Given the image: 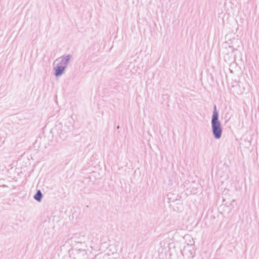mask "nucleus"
<instances>
[{
	"instance_id": "4",
	"label": "nucleus",
	"mask_w": 259,
	"mask_h": 259,
	"mask_svg": "<svg viewBox=\"0 0 259 259\" xmlns=\"http://www.w3.org/2000/svg\"><path fill=\"white\" fill-rule=\"evenodd\" d=\"M69 60V58L68 56L65 57H63V58H62V61L64 62V63L67 62Z\"/></svg>"
},
{
	"instance_id": "3",
	"label": "nucleus",
	"mask_w": 259,
	"mask_h": 259,
	"mask_svg": "<svg viewBox=\"0 0 259 259\" xmlns=\"http://www.w3.org/2000/svg\"><path fill=\"white\" fill-rule=\"evenodd\" d=\"M41 197H42L41 193L40 190H38L36 194L34 195V198L36 200L40 201L41 200Z\"/></svg>"
},
{
	"instance_id": "2",
	"label": "nucleus",
	"mask_w": 259,
	"mask_h": 259,
	"mask_svg": "<svg viewBox=\"0 0 259 259\" xmlns=\"http://www.w3.org/2000/svg\"><path fill=\"white\" fill-rule=\"evenodd\" d=\"M64 70V67L58 66L57 67L55 70V75L56 76L60 75L62 74Z\"/></svg>"
},
{
	"instance_id": "1",
	"label": "nucleus",
	"mask_w": 259,
	"mask_h": 259,
	"mask_svg": "<svg viewBox=\"0 0 259 259\" xmlns=\"http://www.w3.org/2000/svg\"><path fill=\"white\" fill-rule=\"evenodd\" d=\"M219 114L216 109V107H214V110L213 113L212 118V129L213 134L216 139H219L222 135V129L221 124L218 119Z\"/></svg>"
}]
</instances>
